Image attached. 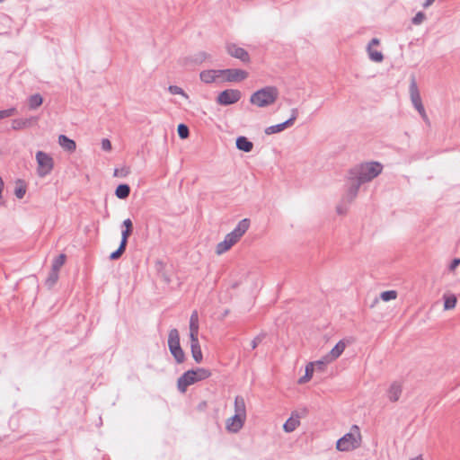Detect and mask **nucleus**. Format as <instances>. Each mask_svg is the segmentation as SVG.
Here are the masks:
<instances>
[{
  "label": "nucleus",
  "instance_id": "nucleus-1",
  "mask_svg": "<svg viewBox=\"0 0 460 460\" xmlns=\"http://www.w3.org/2000/svg\"><path fill=\"white\" fill-rule=\"evenodd\" d=\"M383 170V165L378 162H368L360 164L349 172L350 179H357L362 183L368 182L377 177Z\"/></svg>",
  "mask_w": 460,
  "mask_h": 460
},
{
  "label": "nucleus",
  "instance_id": "nucleus-2",
  "mask_svg": "<svg viewBox=\"0 0 460 460\" xmlns=\"http://www.w3.org/2000/svg\"><path fill=\"white\" fill-rule=\"evenodd\" d=\"M210 370L203 367L190 369L184 372L177 380V388L181 393H185L188 386L208 378Z\"/></svg>",
  "mask_w": 460,
  "mask_h": 460
},
{
  "label": "nucleus",
  "instance_id": "nucleus-3",
  "mask_svg": "<svg viewBox=\"0 0 460 460\" xmlns=\"http://www.w3.org/2000/svg\"><path fill=\"white\" fill-rule=\"evenodd\" d=\"M279 97V91L275 86H266L254 92L250 97V102L259 108L273 104Z\"/></svg>",
  "mask_w": 460,
  "mask_h": 460
},
{
  "label": "nucleus",
  "instance_id": "nucleus-4",
  "mask_svg": "<svg viewBox=\"0 0 460 460\" xmlns=\"http://www.w3.org/2000/svg\"><path fill=\"white\" fill-rule=\"evenodd\" d=\"M360 443L361 435L359 428L357 425H353L349 433H346L337 440L336 448L341 452L350 451L358 447Z\"/></svg>",
  "mask_w": 460,
  "mask_h": 460
},
{
  "label": "nucleus",
  "instance_id": "nucleus-5",
  "mask_svg": "<svg viewBox=\"0 0 460 460\" xmlns=\"http://www.w3.org/2000/svg\"><path fill=\"white\" fill-rule=\"evenodd\" d=\"M168 347L171 354L178 364L185 360V353L180 344V334L177 329L170 330L168 334Z\"/></svg>",
  "mask_w": 460,
  "mask_h": 460
},
{
  "label": "nucleus",
  "instance_id": "nucleus-6",
  "mask_svg": "<svg viewBox=\"0 0 460 460\" xmlns=\"http://www.w3.org/2000/svg\"><path fill=\"white\" fill-rule=\"evenodd\" d=\"M36 161L38 163L37 173L40 177L49 175L54 167L53 158L43 151L36 153Z\"/></svg>",
  "mask_w": 460,
  "mask_h": 460
},
{
  "label": "nucleus",
  "instance_id": "nucleus-7",
  "mask_svg": "<svg viewBox=\"0 0 460 460\" xmlns=\"http://www.w3.org/2000/svg\"><path fill=\"white\" fill-rule=\"evenodd\" d=\"M409 92L412 105L418 111L421 118L424 120H428V116L422 104L420 91L418 89V85L414 76H411Z\"/></svg>",
  "mask_w": 460,
  "mask_h": 460
},
{
  "label": "nucleus",
  "instance_id": "nucleus-8",
  "mask_svg": "<svg viewBox=\"0 0 460 460\" xmlns=\"http://www.w3.org/2000/svg\"><path fill=\"white\" fill-rule=\"evenodd\" d=\"M241 97V91L237 89H226L219 93L217 97V102L223 106H228L239 102Z\"/></svg>",
  "mask_w": 460,
  "mask_h": 460
},
{
  "label": "nucleus",
  "instance_id": "nucleus-9",
  "mask_svg": "<svg viewBox=\"0 0 460 460\" xmlns=\"http://www.w3.org/2000/svg\"><path fill=\"white\" fill-rule=\"evenodd\" d=\"M222 83L223 82H242L248 77L245 70L239 68L221 69Z\"/></svg>",
  "mask_w": 460,
  "mask_h": 460
},
{
  "label": "nucleus",
  "instance_id": "nucleus-10",
  "mask_svg": "<svg viewBox=\"0 0 460 460\" xmlns=\"http://www.w3.org/2000/svg\"><path fill=\"white\" fill-rule=\"evenodd\" d=\"M226 52L233 58L241 60L243 63L250 62V55L249 53L241 47H238L234 43H227L226 45Z\"/></svg>",
  "mask_w": 460,
  "mask_h": 460
},
{
  "label": "nucleus",
  "instance_id": "nucleus-11",
  "mask_svg": "<svg viewBox=\"0 0 460 460\" xmlns=\"http://www.w3.org/2000/svg\"><path fill=\"white\" fill-rule=\"evenodd\" d=\"M199 78L205 84H212L216 82L222 83L221 69L203 70L199 74Z\"/></svg>",
  "mask_w": 460,
  "mask_h": 460
},
{
  "label": "nucleus",
  "instance_id": "nucleus-12",
  "mask_svg": "<svg viewBox=\"0 0 460 460\" xmlns=\"http://www.w3.org/2000/svg\"><path fill=\"white\" fill-rule=\"evenodd\" d=\"M250 226V220L248 218L242 219L238 222L234 229L227 234L235 243L246 233Z\"/></svg>",
  "mask_w": 460,
  "mask_h": 460
},
{
  "label": "nucleus",
  "instance_id": "nucleus-13",
  "mask_svg": "<svg viewBox=\"0 0 460 460\" xmlns=\"http://www.w3.org/2000/svg\"><path fill=\"white\" fill-rule=\"evenodd\" d=\"M362 184L363 183L357 179H350V175H349V187L343 199H346L348 203H351L357 197Z\"/></svg>",
  "mask_w": 460,
  "mask_h": 460
},
{
  "label": "nucleus",
  "instance_id": "nucleus-14",
  "mask_svg": "<svg viewBox=\"0 0 460 460\" xmlns=\"http://www.w3.org/2000/svg\"><path fill=\"white\" fill-rule=\"evenodd\" d=\"M245 420L246 418L234 413L233 417L226 420V429L234 433L238 432L243 428Z\"/></svg>",
  "mask_w": 460,
  "mask_h": 460
},
{
  "label": "nucleus",
  "instance_id": "nucleus-15",
  "mask_svg": "<svg viewBox=\"0 0 460 460\" xmlns=\"http://www.w3.org/2000/svg\"><path fill=\"white\" fill-rule=\"evenodd\" d=\"M190 351L193 359L197 363H200L203 359V355L201 351V348L199 342L198 337H190Z\"/></svg>",
  "mask_w": 460,
  "mask_h": 460
},
{
  "label": "nucleus",
  "instance_id": "nucleus-16",
  "mask_svg": "<svg viewBox=\"0 0 460 460\" xmlns=\"http://www.w3.org/2000/svg\"><path fill=\"white\" fill-rule=\"evenodd\" d=\"M345 348H346V343L343 341H340L332 349V350L329 352V354L324 356V359H326V361H331V362L335 360L336 358H338L342 354V352L344 351Z\"/></svg>",
  "mask_w": 460,
  "mask_h": 460
},
{
  "label": "nucleus",
  "instance_id": "nucleus-17",
  "mask_svg": "<svg viewBox=\"0 0 460 460\" xmlns=\"http://www.w3.org/2000/svg\"><path fill=\"white\" fill-rule=\"evenodd\" d=\"M402 387L399 382H394L391 384L387 395L391 402H397L402 394Z\"/></svg>",
  "mask_w": 460,
  "mask_h": 460
},
{
  "label": "nucleus",
  "instance_id": "nucleus-18",
  "mask_svg": "<svg viewBox=\"0 0 460 460\" xmlns=\"http://www.w3.org/2000/svg\"><path fill=\"white\" fill-rule=\"evenodd\" d=\"M34 121H36V119L33 117L26 119H15L12 120V128L14 130L23 129L31 127Z\"/></svg>",
  "mask_w": 460,
  "mask_h": 460
},
{
  "label": "nucleus",
  "instance_id": "nucleus-19",
  "mask_svg": "<svg viewBox=\"0 0 460 460\" xmlns=\"http://www.w3.org/2000/svg\"><path fill=\"white\" fill-rule=\"evenodd\" d=\"M235 145L238 150L245 153L251 152L253 148V143L243 136H240L236 138Z\"/></svg>",
  "mask_w": 460,
  "mask_h": 460
},
{
  "label": "nucleus",
  "instance_id": "nucleus-20",
  "mask_svg": "<svg viewBox=\"0 0 460 460\" xmlns=\"http://www.w3.org/2000/svg\"><path fill=\"white\" fill-rule=\"evenodd\" d=\"M236 243L228 234L225 236V239L218 243L216 247V252L220 255L227 252Z\"/></svg>",
  "mask_w": 460,
  "mask_h": 460
},
{
  "label": "nucleus",
  "instance_id": "nucleus-21",
  "mask_svg": "<svg viewBox=\"0 0 460 460\" xmlns=\"http://www.w3.org/2000/svg\"><path fill=\"white\" fill-rule=\"evenodd\" d=\"M291 126H292V120L287 119L286 121H284L282 123L272 125V126L266 128L264 132L266 135L276 134V133H279V132L283 131L284 129H286Z\"/></svg>",
  "mask_w": 460,
  "mask_h": 460
},
{
  "label": "nucleus",
  "instance_id": "nucleus-22",
  "mask_svg": "<svg viewBox=\"0 0 460 460\" xmlns=\"http://www.w3.org/2000/svg\"><path fill=\"white\" fill-rule=\"evenodd\" d=\"M199 336V314L193 311L190 317V337Z\"/></svg>",
  "mask_w": 460,
  "mask_h": 460
},
{
  "label": "nucleus",
  "instance_id": "nucleus-23",
  "mask_svg": "<svg viewBox=\"0 0 460 460\" xmlns=\"http://www.w3.org/2000/svg\"><path fill=\"white\" fill-rule=\"evenodd\" d=\"M58 143L64 150L68 152H73L76 148L75 142L65 135L58 137Z\"/></svg>",
  "mask_w": 460,
  "mask_h": 460
},
{
  "label": "nucleus",
  "instance_id": "nucleus-24",
  "mask_svg": "<svg viewBox=\"0 0 460 460\" xmlns=\"http://www.w3.org/2000/svg\"><path fill=\"white\" fill-rule=\"evenodd\" d=\"M234 413L246 418L245 401L241 395H237L234 398Z\"/></svg>",
  "mask_w": 460,
  "mask_h": 460
},
{
  "label": "nucleus",
  "instance_id": "nucleus-25",
  "mask_svg": "<svg viewBox=\"0 0 460 460\" xmlns=\"http://www.w3.org/2000/svg\"><path fill=\"white\" fill-rule=\"evenodd\" d=\"M300 424L299 415L292 413V416L288 418L283 425V429L286 432L289 433L294 431L296 427Z\"/></svg>",
  "mask_w": 460,
  "mask_h": 460
},
{
  "label": "nucleus",
  "instance_id": "nucleus-26",
  "mask_svg": "<svg viewBox=\"0 0 460 460\" xmlns=\"http://www.w3.org/2000/svg\"><path fill=\"white\" fill-rule=\"evenodd\" d=\"M130 194V187L128 184L121 183L115 190V196L119 199H126Z\"/></svg>",
  "mask_w": 460,
  "mask_h": 460
},
{
  "label": "nucleus",
  "instance_id": "nucleus-27",
  "mask_svg": "<svg viewBox=\"0 0 460 460\" xmlns=\"http://www.w3.org/2000/svg\"><path fill=\"white\" fill-rule=\"evenodd\" d=\"M314 371V363L313 362L308 363L305 367V375L298 379V384L302 385V384L308 382L312 378Z\"/></svg>",
  "mask_w": 460,
  "mask_h": 460
},
{
  "label": "nucleus",
  "instance_id": "nucleus-28",
  "mask_svg": "<svg viewBox=\"0 0 460 460\" xmlns=\"http://www.w3.org/2000/svg\"><path fill=\"white\" fill-rule=\"evenodd\" d=\"M43 102V98L40 93L32 94L29 97L28 105L31 110H35Z\"/></svg>",
  "mask_w": 460,
  "mask_h": 460
},
{
  "label": "nucleus",
  "instance_id": "nucleus-29",
  "mask_svg": "<svg viewBox=\"0 0 460 460\" xmlns=\"http://www.w3.org/2000/svg\"><path fill=\"white\" fill-rule=\"evenodd\" d=\"M367 51L368 53L369 58L372 61L380 63L384 60V55L382 54V52L377 51V50H373V49L370 48V46L367 47Z\"/></svg>",
  "mask_w": 460,
  "mask_h": 460
},
{
  "label": "nucleus",
  "instance_id": "nucleus-30",
  "mask_svg": "<svg viewBox=\"0 0 460 460\" xmlns=\"http://www.w3.org/2000/svg\"><path fill=\"white\" fill-rule=\"evenodd\" d=\"M66 261V255L65 254H59L58 257L55 258V260L52 262V270L54 271L58 272L60 268L64 265Z\"/></svg>",
  "mask_w": 460,
  "mask_h": 460
},
{
  "label": "nucleus",
  "instance_id": "nucleus-31",
  "mask_svg": "<svg viewBox=\"0 0 460 460\" xmlns=\"http://www.w3.org/2000/svg\"><path fill=\"white\" fill-rule=\"evenodd\" d=\"M457 299L455 295H451L449 296L445 297L444 301V309L450 310L456 307Z\"/></svg>",
  "mask_w": 460,
  "mask_h": 460
},
{
  "label": "nucleus",
  "instance_id": "nucleus-32",
  "mask_svg": "<svg viewBox=\"0 0 460 460\" xmlns=\"http://www.w3.org/2000/svg\"><path fill=\"white\" fill-rule=\"evenodd\" d=\"M177 132H178V136L181 139L187 138L190 135V129H189L188 126L183 123H181L178 125Z\"/></svg>",
  "mask_w": 460,
  "mask_h": 460
},
{
  "label": "nucleus",
  "instance_id": "nucleus-33",
  "mask_svg": "<svg viewBox=\"0 0 460 460\" xmlns=\"http://www.w3.org/2000/svg\"><path fill=\"white\" fill-rule=\"evenodd\" d=\"M130 173V168L128 166H122L121 168H115L113 175L115 177H127Z\"/></svg>",
  "mask_w": 460,
  "mask_h": 460
},
{
  "label": "nucleus",
  "instance_id": "nucleus-34",
  "mask_svg": "<svg viewBox=\"0 0 460 460\" xmlns=\"http://www.w3.org/2000/svg\"><path fill=\"white\" fill-rule=\"evenodd\" d=\"M380 297L382 300L387 302L397 297V292L395 290H387L381 293Z\"/></svg>",
  "mask_w": 460,
  "mask_h": 460
},
{
  "label": "nucleus",
  "instance_id": "nucleus-35",
  "mask_svg": "<svg viewBox=\"0 0 460 460\" xmlns=\"http://www.w3.org/2000/svg\"><path fill=\"white\" fill-rule=\"evenodd\" d=\"M168 91L172 93V94H179V95H182L183 97L185 98H189L188 94L183 91L182 88H181L180 86H177V85H170L168 87Z\"/></svg>",
  "mask_w": 460,
  "mask_h": 460
},
{
  "label": "nucleus",
  "instance_id": "nucleus-36",
  "mask_svg": "<svg viewBox=\"0 0 460 460\" xmlns=\"http://www.w3.org/2000/svg\"><path fill=\"white\" fill-rule=\"evenodd\" d=\"M125 251L126 246L119 244V248L110 254V259L112 261L118 260L124 253Z\"/></svg>",
  "mask_w": 460,
  "mask_h": 460
},
{
  "label": "nucleus",
  "instance_id": "nucleus-37",
  "mask_svg": "<svg viewBox=\"0 0 460 460\" xmlns=\"http://www.w3.org/2000/svg\"><path fill=\"white\" fill-rule=\"evenodd\" d=\"M58 272L57 271H54L52 269H51V271L46 280V284L49 286V287H52L57 281H58Z\"/></svg>",
  "mask_w": 460,
  "mask_h": 460
},
{
  "label": "nucleus",
  "instance_id": "nucleus-38",
  "mask_svg": "<svg viewBox=\"0 0 460 460\" xmlns=\"http://www.w3.org/2000/svg\"><path fill=\"white\" fill-rule=\"evenodd\" d=\"M16 113V109L14 107L0 111V120L5 118H9Z\"/></svg>",
  "mask_w": 460,
  "mask_h": 460
},
{
  "label": "nucleus",
  "instance_id": "nucleus-39",
  "mask_svg": "<svg viewBox=\"0 0 460 460\" xmlns=\"http://www.w3.org/2000/svg\"><path fill=\"white\" fill-rule=\"evenodd\" d=\"M348 202L346 199H342L341 204H339L336 208V211L338 214L340 215H344L346 214L347 210H348Z\"/></svg>",
  "mask_w": 460,
  "mask_h": 460
},
{
  "label": "nucleus",
  "instance_id": "nucleus-40",
  "mask_svg": "<svg viewBox=\"0 0 460 460\" xmlns=\"http://www.w3.org/2000/svg\"><path fill=\"white\" fill-rule=\"evenodd\" d=\"M131 234L132 231L124 229L121 233V241L119 244L127 247L128 240Z\"/></svg>",
  "mask_w": 460,
  "mask_h": 460
},
{
  "label": "nucleus",
  "instance_id": "nucleus-41",
  "mask_svg": "<svg viewBox=\"0 0 460 460\" xmlns=\"http://www.w3.org/2000/svg\"><path fill=\"white\" fill-rule=\"evenodd\" d=\"M331 361H326V359H324V357L320 359V360H317L315 362H313L314 365V369L316 368L317 370L319 371H323L324 367H325V365L327 363H330Z\"/></svg>",
  "mask_w": 460,
  "mask_h": 460
},
{
  "label": "nucleus",
  "instance_id": "nucleus-42",
  "mask_svg": "<svg viewBox=\"0 0 460 460\" xmlns=\"http://www.w3.org/2000/svg\"><path fill=\"white\" fill-rule=\"evenodd\" d=\"M425 19V14L422 12H419L412 18L411 22L413 24L418 25L420 24Z\"/></svg>",
  "mask_w": 460,
  "mask_h": 460
},
{
  "label": "nucleus",
  "instance_id": "nucleus-43",
  "mask_svg": "<svg viewBox=\"0 0 460 460\" xmlns=\"http://www.w3.org/2000/svg\"><path fill=\"white\" fill-rule=\"evenodd\" d=\"M265 337V334H260L258 336H256L252 341V343H251V347H252V349H254L257 348V346L262 341V340L264 339Z\"/></svg>",
  "mask_w": 460,
  "mask_h": 460
},
{
  "label": "nucleus",
  "instance_id": "nucleus-44",
  "mask_svg": "<svg viewBox=\"0 0 460 460\" xmlns=\"http://www.w3.org/2000/svg\"><path fill=\"white\" fill-rule=\"evenodd\" d=\"M26 193L24 186H19L15 188L14 194L18 199H22Z\"/></svg>",
  "mask_w": 460,
  "mask_h": 460
},
{
  "label": "nucleus",
  "instance_id": "nucleus-45",
  "mask_svg": "<svg viewBox=\"0 0 460 460\" xmlns=\"http://www.w3.org/2000/svg\"><path fill=\"white\" fill-rule=\"evenodd\" d=\"M102 148L104 151H111V143L108 138H103L102 140Z\"/></svg>",
  "mask_w": 460,
  "mask_h": 460
},
{
  "label": "nucleus",
  "instance_id": "nucleus-46",
  "mask_svg": "<svg viewBox=\"0 0 460 460\" xmlns=\"http://www.w3.org/2000/svg\"><path fill=\"white\" fill-rule=\"evenodd\" d=\"M123 226H125L126 230H130L133 232V224L130 218H127L123 221Z\"/></svg>",
  "mask_w": 460,
  "mask_h": 460
},
{
  "label": "nucleus",
  "instance_id": "nucleus-47",
  "mask_svg": "<svg viewBox=\"0 0 460 460\" xmlns=\"http://www.w3.org/2000/svg\"><path fill=\"white\" fill-rule=\"evenodd\" d=\"M460 264V258H455L450 265H449V270H454L456 267H458Z\"/></svg>",
  "mask_w": 460,
  "mask_h": 460
},
{
  "label": "nucleus",
  "instance_id": "nucleus-48",
  "mask_svg": "<svg viewBox=\"0 0 460 460\" xmlns=\"http://www.w3.org/2000/svg\"><path fill=\"white\" fill-rule=\"evenodd\" d=\"M297 115H298V111L297 109H292L291 110V116L288 119H291L292 120V125L295 123V120L297 118Z\"/></svg>",
  "mask_w": 460,
  "mask_h": 460
},
{
  "label": "nucleus",
  "instance_id": "nucleus-49",
  "mask_svg": "<svg viewBox=\"0 0 460 460\" xmlns=\"http://www.w3.org/2000/svg\"><path fill=\"white\" fill-rule=\"evenodd\" d=\"M380 43L379 40L376 39V38H373L370 42L367 44V46H370V48H372V46L374 45H378Z\"/></svg>",
  "mask_w": 460,
  "mask_h": 460
},
{
  "label": "nucleus",
  "instance_id": "nucleus-50",
  "mask_svg": "<svg viewBox=\"0 0 460 460\" xmlns=\"http://www.w3.org/2000/svg\"><path fill=\"white\" fill-rule=\"evenodd\" d=\"M435 0H425L424 4H423V7L424 8H427L429 7V5H431L433 4Z\"/></svg>",
  "mask_w": 460,
  "mask_h": 460
},
{
  "label": "nucleus",
  "instance_id": "nucleus-51",
  "mask_svg": "<svg viewBox=\"0 0 460 460\" xmlns=\"http://www.w3.org/2000/svg\"><path fill=\"white\" fill-rule=\"evenodd\" d=\"M199 56L201 61L207 58V54L205 52L199 53Z\"/></svg>",
  "mask_w": 460,
  "mask_h": 460
},
{
  "label": "nucleus",
  "instance_id": "nucleus-52",
  "mask_svg": "<svg viewBox=\"0 0 460 460\" xmlns=\"http://www.w3.org/2000/svg\"><path fill=\"white\" fill-rule=\"evenodd\" d=\"M4 0H0V3H2Z\"/></svg>",
  "mask_w": 460,
  "mask_h": 460
}]
</instances>
